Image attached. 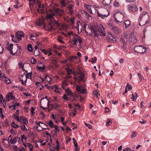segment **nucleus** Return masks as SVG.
Returning a JSON list of instances; mask_svg holds the SVG:
<instances>
[{
    "label": "nucleus",
    "mask_w": 151,
    "mask_h": 151,
    "mask_svg": "<svg viewBox=\"0 0 151 151\" xmlns=\"http://www.w3.org/2000/svg\"><path fill=\"white\" fill-rule=\"evenodd\" d=\"M45 86H47V88L48 89H52L54 88V87L53 86H48L47 85H45Z\"/></svg>",
    "instance_id": "5fc2aeb1"
},
{
    "label": "nucleus",
    "mask_w": 151,
    "mask_h": 151,
    "mask_svg": "<svg viewBox=\"0 0 151 151\" xmlns=\"http://www.w3.org/2000/svg\"><path fill=\"white\" fill-rule=\"evenodd\" d=\"M27 145L30 149V151H33V146L30 143H27Z\"/></svg>",
    "instance_id": "4c0bfd02"
},
{
    "label": "nucleus",
    "mask_w": 151,
    "mask_h": 151,
    "mask_svg": "<svg viewBox=\"0 0 151 151\" xmlns=\"http://www.w3.org/2000/svg\"><path fill=\"white\" fill-rule=\"evenodd\" d=\"M36 37L34 35H31L30 36V38L32 40H35L36 39Z\"/></svg>",
    "instance_id": "a18cd8bd"
},
{
    "label": "nucleus",
    "mask_w": 151,
    "mask_h": 151,
    "mask_svg": "<svg viewBox=\"0 0 151 151\" xmlns=\"http://www.w3.org/2000/svg\"><path fill=\"white\" fill-rule=\"evenodd\" d=\"M25 124L21 125L20 127L21 129L22 130V131H25L26 132L27 131V129L26 127Z\"/></svg>",
    "instance_id": "bb28decb"
},
{
    "label": "nucleus",
    "mask_w": 151,
    "mask_h": 151,
    "mask_svg": "<svg viewBox=\"0 0 151 151\" xmlns=\"http://www.w3.org/2000/svg\"><path fill=\"white\" fill-rule=\"evenodd\" d=\"M11 126L12 127L15 128H17L19 127L18 125L17 124H16L14 122H13L12 123Z\"/></svg>",
    "instance_id": "58836bf2"
},
{
    "label": "nucleus",
    "mask_w": 151,
    "mask_h": 151,
    "mask_svg": "<svg viewBox=\"0 0 151 151\" xmlns=\"http://www.w3.org/2000/svg\"><path fill=\"white\" fill-rule=\"evenodd\" d=\"M138 22L139 26H143L148 24L150 22V19L147 13H142L139 17Z\"/></svg>",
    "instance_id": "7ed1b4c3"
},
{
    "label": "nucleus",
    "mask_w": 151,
    "mask_h": 151,
    "mask_svg": "<svg viewBox=\"0 0 151 151\" xmlns=\"http://www.w3.org/2000/svg\"><path fill=\"white\" fill-rule=\"evenodd\" d=\"M27 49L29 52H32L33 51L32 45L30 44H29L27 45Z\"/></svg>",
    "instance_id": "cd10ccee"
},
{
    "label": "nucleus",
    "mask_w": 151,
    "mask_h": 151,
    "mask_svg": "<svg viewBox=\"0 0 151 151\" xmlns=\"http://www.w3.org/2000/svg\"><path fill=\"white\" fill-rule=\"evenodd\" d=\"M114 5L116 7H118L119 6V4L118 2L115 1L114 3Z\"/></svg>",
    "instance_id": "3c124183"
},
{
    "label": "nucleus",
    "mask_w": 151,
    "mask_h": 151,
    "mask_svg": "<svg viewBox=\"0 0 151 151\" xmlns=\"http://www.w3.org/2000/svg\"><path fill=\"white\" fill-rule=\"evenodd\" d=\"M13 146L14 150L17 151L18 150V147L16 145Z\"/></svg>",
    "instance_id": "69168bd1"
},
{
    "label": "nucleus",
    "mask_w": 151,
    "mask_h": 151,
    "mask_svg": "<svg viewBox=\"0 0 151 151\" xmlns=\"http://www.w3.org/2000/svg\"><path fill=\"white\" fill-rule=\"evenodd\" d=\"M65 70L68 75H70L71 74H72L73 73V71L72 70L70 69L69 68H66Z\"/></svg>",
    "instance_id": "b1692460"
},
{
    "label": "nucleus",
    "mask_w": 151,
    "mask_h": 151,
    "mask_svg": "<svg viewBox=\"0 0 151 151\" xmlns=\"http://www.w3.org/2000/svg\"><path fill=\"white\" fill-rule=\"evenodd\" d=\"M126 88H128L129 91L132 90V86L128 83L126 87Z\"/></svg>",
    "instance_id": "e433bc0d"
},
{
    "label": "nucleus",
    "mask_w": 151,
    "mask_h": 151,
    "mask_svg": "<svg viewBox=\"0 0 151 151\" xmlns=\"http://www.w3.org/2000/svg\"><path fill=\"white\" fill-rule=\"evenodd\" d=\"M29 2H32L34 3H36L39 8L42 7V6L41 5L40 2L38 0H37L36 1V0H29Z\"/></svg>",
    "instance_id": "aec40b11"
},
{
    "label": "nucleus",
    "mask_w": 151,
    "mask_h": 151,
    "mask_svg": "<svg viewBox=\"0 0 151 151\" xmlns=\"http://www.w3.org/2000/svg\"><path fill=\"white\" fill-rule=\"evenodd\" d=\"M73 143L76 148H77L78 147V145L77 144V141H75V142H73Z\"/></svg>",
    "instance_id": "0e129e2a"
},
{
    "label": "nucleus",
    "mask_w": 151,
    "mask_h": 151,
    "mask_svg": "<svg viewBox=\"0 0 151 151\" xmlns=\"http://www.w3.org/2000/svg\"><path fill=\"white\" fill-rule=\"evenodd\" d=\"M129 41L130 42H131L132 43H136L137 40L136 38L134 36V34L130 35H129Z\"/></svg>",
    "instance_id": "f3484780"
},
{
    "label": "nucleus",
    "mask_w": 151,
    "mask_h": 151,
    "mask_svg": "<svg viewBox=\"0 0 151 151\" xmlns=\"http://www.w3.org/2000/svg\"><path fill=\"white\" fill-rule=\"evenodd\" d=\"M130 24V22L129 20H126L123 23V25L124 27H125V28L128 27Z\"/></svg>",
    "instance_id": "4be33fe9"
},
{
    "label": "nucleus",
    "mask_w": 151,
    "mask_h": 151,
    "mask_svg": "<svg viewBox=\"0 0 151 151\" xmlns=\"http://www.w3.org/2000/svg\"><path fill=\"white\" fill-rule=\"evenodd\" d=\"M5 79L3 78V81L6 84H8L11 82L10 80L8 78H6V77L4 76Z\"/></svg>",
    "instance_id": "7c9ffc66"
},
{
    "label": "nucleus",
    "mask_w": 151,
    "mask_h": 151,
    "mask_svg": "<svg viewBox=\"0 0 151 151\" xmlns=\"http://www.w3.org/2000/svg\"><path fill=\"white\" fill-rule=\"evenodd\" d=\"M6 99L9 101L10 100H13L15 99L12 93L11 92L9 93L6 96Z\"/></svg>",
    "instance_id": "dca6fc26"
},
{
    "label": "nucleus",
    "mask_w": 151,
    "mask_h": 151,
    "mask_svg": "<svg viewBox=\"0 0 151 151\" xmlns=\"http://www.w3.org/2000/svg\"><path fill=\"white\" fill-rule=\"evenodd\" d=\"M77 74L80 75L78 77V80L81 81L84 78V74L81 70H79L77 72Z\"/></svg>",
    "instance_id": "f8f14e48"
},
{
    "label": "nucleus",
    "mask_w": 151,
    "mask_h": 151,
    "mask_svg": "<svg viewBox=\"0 0 151 151\" xmlns=\"http://www.w3.org/2000/svg\"><path fill=\"white\" fill-rule=\"evenodd\" d=\"M64 89L65 90L66 93H67L68 95H71L72 94V93L70 90L69 87H68L67 88H65V89Z\"/></svg>",
    "instance_id": "473e14b6"
},
{
    "label": "nucleus",
    "mask_w": 151,
    "mask_h": 151,
    "mask_svg": "<svg viewBox=\"0 0 151 151\" xmlns=\"http://www.w3.org/2000/svg\"><path fill=\"white\" fill-rule=\"evenodd\" d=\"M18 122L26 125L28 123V122L27 119L25 117L23 116H21L19 117V119Z\"/></svg>",
    "instance_id": "ddd939ff"
},
{
    "label": "nucleus",
    "mask_w": 151,
    "mask_h": 151,
    "mask_svg": "<svg viewBox=\"0 0 151 151\" xmlns=\"http://www.w3.org/2000/svg\"><path fill=\"white\" fill-rule=\"evenodd\" d=\"M91 32L89 34V35L91 37L93 36V32L94 34V37H98L100 35L101 36L104 37L106 36L104 28L102 25L99 27L96 26H91Z\"/></svg>",
    "instance_id": "f03ea898"
},
{
    "label": "nucleus",
    "mask_w": 151,
    "mask_h": 151,
    "mask_svg": "<svg viewBox=\"0 0 151 151\" xmlns=\"http://www.w3.org/2000/svg\"><path fill=\"white\" fill-rule=\"evenodd\" d=\"M104 12H106L107 13V14H104V15L103 14H102L100 13L98 11H97V15L102 19H104L105 17H107L110 14L107 10H104Z\"/></svg>",
    "instance_id": "1a4fd4ad"
},
{
    "label": "nucleus",
    "mask_w": 151,
    "mask_h": 151,
    "mask_svg": "<svg viewBox=\"0 0 151 151\" xmlns=\"http://www.w3.org/2000/svg\"><path fill=\"white\" fill-rule=\"evenodd\" d=\"M132 134L131 135V137L134 138L136 137L137 135V133L136 132H132Z\"/></svg>",
    "instance_id": "c03bdc74"
},
{
    "label": "nucleus",
    "mask_w": 151,
    "mask_h": 151,
    "mask_svg": "<svg viewBox=\"0 0 151 151\" xmlns=\"http://www.w3.org/2000/svg\"><path fill=\"white\" fill-rule=\"evenodd\" d=\"M68 86V84L67 80H64L62 81L61 86L63 89H65Z\"/></svg>",
    "instance_id": "a211bd4d"
},
{
    "label": "nucleus",
    "mask_w": 151,
    "mask_h": 151,
    "mask_svg": "<svg viewBox=\"0 0 151 151\" xmlns=\"http://www.w3.org/2000/svg\"><path fill=\"white\" fill-rule=\"evenodd\" d=\"M34 54L35 55V56H37L40 54V52L38 50H34Z\"/></svg>",
    "instance_id": "c9c22d12"
},
{
    "label": "nucleus",
    "mask_w": 151,
    "mask_h": 151,
    "mask_svg": "<svg viewBox=\"0 0 151 151\" xmlns=\"http://www.w3.org/2000/svg\"><path fill=\"white\" fill-rule=\"evenodd\" d=\"M137 75L139 77L140 81L141 82L142 80V78H143V77L142 76L141 74L140 73H138L137 74Z\"/></svg>",
    "instance_id": "37998d69"
},
{
    "label": "nucleus",
    "mask_w": 151,
    "mask_h": 151,
    "mask_svg": "<svg viewBox=\"0 0 151 151\" xmlns=\"http://www.w3.org/2000/svg\"><path fill=\"white\" fill-rule=\"evenodd\" d=\"M48 125L51 128H52L53 127L54 124L53 122L51 121L50 120L49 121L48 123Z\"/></svg>",
    "instance_id": "ea45409f"
},
{
    "label": "nucleus",
    "mask_w": 151,
    "mask_h": 151,
    "mask_svg": "<svg viewBox=\"0 0 151 151\" xmlns=\"http://www.w3.org/2000/svg\"><path fill=\"white\" fill-rule=\"evenodd\" d=\"M24 33L23 32L20 31H18L15 34V36L18 40L20 41L21 40L22 37H23Z\"/></svg>",
    "instance_id": "9b49d317"
},
{
    "label": "nucleus",
    "mask_w": 151,
    "mask_h": 151,
    "mask_svg": "<svg viewBox=\"0 0 151 151\" xmlns=\"http://www.w3.org/2000/svg\"><path fill=\"white\" fill-rule=\"evenodd\" d=\"M73 39L77 42V41L79 42V45H81V44L82 42L81 38L77 35L75 34L73 37Z\"/></svg>",
    "instance_id": "2eb2a0df"
},
{
    "label": "nucleus",
    "mask_w": 151,
    "mask_h": 151,
    "mask_svg": "<svg viewBox=\"0 0 151 151\" xmlns=\"http://www.w3.org/2000/svg\"><path fill=\"white\" fill-rule=\"evenodd\" d=\"M45 68V66L43 65V67L39 66L38 67V69L40 71H42L44 70Z\"/></svg>",
    "instance_id": "a19ab883"
},
{
    "label": "nucleus",
    "mask_w": 151,
    "mask_h": 151,
    "mask_svg": "<svg viewBox=\"0 0 151 151\" xmlns=\"http://www.w3.org/2000/svg\"><path fill=\"white\" fill-rule=\"evenodd\" d=\"M32 75V72H29L28 73H27L26 75V78L31 79V76Z\"/></svg>",
    "instance_id": "72a5a7b5"
},
{
    "label": "nucleus",
    "mask_w": 151,
    "mask_h": 151,
    "mask_svg": "<svg viewBox=\"0 0 151 151\" xmlns=\"http://www.w3.org/2000/svg\"><path fill=\"white\" fill-rule=\"evenodd\" d=\"M131 150V149L129 147H127L124 149L123 151H129Z\"/></svg>",
    "instance_id": "e2e57ef3"
},
{
    "label": "nucleus",
    "mask_w": 151,
    "mask_h": 151,
    "mask_svg": "<svg viewBox=\"0 0 151 151\" xmlns=\"http://www.w3.org/2000/svg\"><path fill=\"white\" fill-rule=\"evenodd\" d=\"M63 98L65 100H68V98L67 97V96L65 94H64L63 96Z\"/></svg>",
    "instance_id": "6e6d98bb"
},
{
    "label": "nucleus",
    "mask_w": 151,
    "mask_h": 151,
    "mask_svg": "<svg viewBox=\"0 0 151 151\" xmlns=\"http://www.w3.org/2000/svg\"><path fill=\"white\" fill-rule=\"evenodd\" d=\"M117 17H118V19L119 21L122 22V19H123L124 16L121 13L117 15Z\"/></svg>",
    "instance_id": "c756f323"
},
{
    "label": "nucleus",
    "mask_w": 151,
    "mask_h": 151,
    "mask_svg": "<svg viewBox=\"0 0 151 151\" xmlns=\"http://www.w3.org/2000/svg\"><path fill=\"white\" fill-rule=\"evenodd\" d=\"M112 29L114 33L117 34L120 32V29L119 27H113Z\"/></svg>",
    "instance_id": "412c9836"
},
{
    "label": "nucleus",
    "mask_w": 151,
    "mask_h": 151,
    "mask_svg": "<svg viewBox=\"0 0 151 151\" xmlns=\"http://www.w3.org/2000/svg\"><path fill=\"white\" fill-rule=\"evenodd\" d=\"M134 49V51L136 52L144 54V52H146V49L145 47L142 45L136 46Z\"/></svg>",
    "instance_id": "423d86ee"
},
{
    "label": "nucleus",
    "mask_w": 151,
    "mask_h": 151,
    "mask_svg": "<svg viewBox=\"0 0 151 151\" xmlns=\"http://www.w3.org/2000/svg\"><path fill=\"white\" fill-rule=\"evenodd\" d=\"M60 4L62 7H66L70 14H72L74 13V11L73 10L74 6L69 1L66 2V0H62L61 1Z\"/></svg>",
    "instance_id": "20e7f679"
},
{
    "label": "nucleus",
    "mask_w": 151,
    "mask_h": 151,
    "mask_svg": "<svg viewBox=\"0 0 151 151\" xmlns=\"http://www.w3.org/2000/svg\"><path fill=\"white\" fill-rule=\"evenodd\" d=\"M76 90L80 93H86L87 90L86 89L83 88L79 86H77L76 88Z\"/></svg>",
    "instance_id": "9d476101"
},
{
    "label": "nucleus",
    "mask_w": 151,
    "mask_h": 151,
    "mask_svg": "<svg viewBox=\"0 0 151 151\" xmlns=\"http://www.w3.org/2000/svg\"><path fill=\"white\" fill-rule=\"evenodd\" d=\"M124 38L122 37L120 39V41L122 43L123 45H126L127 39L124 37Z\"/></svg>",
    "instance_id": "393cba45"
},
{
    "label": "nucleus",
    "mask_w": 151,
    "mask_h": 151,
    "mask_svg": "<svg viewBox=\"0 0 151 151\" xmlns=\"http://www.w3.org/2000/svg\"><path fill=\"white\" fill-rule=\"evenodd\" d=\"M128 9V10L133 12H136L138 10V8L136 4H129Z\"/></svg>",
    "instance_id": "0eeeda50"
},
{
    "label": "nucleus",
    "mask_w": 151,
    "mask_h": 151,
    "mask_svg": "<svg viewBox=\"0 0 151 151\" xmlns=\"http://www.w3.org/2000/svg\"><path fill=\"white\" fill-rule=\"evenodd\" d=\"M45 82L47 81L50 82L51 79H50V77H49L48 76L46 75L45 77Z\"/></svg>",
    "instance_id": "f704fd0d"
},
{
    "label": "nucleus",
    "mask_w": 151,
    "mask_h": 151,
    "mask_svg": "<svg viewBox=\"0 0 151 151\" xmlns=\"http://www.w3.org/2000/svg\"><path fill=\"white\" fill-rule=\"evenodd\" d=\"M52 52V50L51 49H48L47 50V53H49L48 55V56H50L52 55V54L51 53V52Z\"/></svg>",
    "instance_id": "de8ad7c7"
},
{
    "label": "nucleus",
    "mask_w": 151,
    "mask_h": 151,
    "mask_svg": "<svg viewBox=\"0 0 151 151\" xmlns=\"http://www.w3.org/2000/svg\"><path fill=\"white\" fill-rule=\"evenodd\" d=\"M71 43L73 45H77V42L74 39L71 41Z\"/></svg>",
    "instance_id": "09e8293b"
},
{
    "label": "nucleus",
    "mask_w": 151,
    "mask_h": 151,
    "mask_svg": "<svg viewBox=\"0 0 151 151\" xmlns=\"http://www.w3.org/2000/svg\"><path fill=\"white\" fill-rule=\"evenodd\" d=\"M42 52L45 55H46L47 54V52L45 50H42Z\"/></svg>",
    "instance_id": "774afa93"
},
{
    "label": "nucleus",
    "mask_w": 151,
    "mask_h": 151,
    "mask_svg": "<svg viewBox=\"0 0 151 151\" xmlns=\"http://www.w3.org/2000/svg\"><path fill=\"white\" fill-rule=\"evenodd\" d=\"M52 101H53L54 103L58 102V100H57V98H56V97H53Z\"/></svg>",
    "instance_id": "864d4df0"
},
{
    "label": "nucleus",
    "mask_w": 151,
    "mask_h": 151,
    "mask_svg": "<svg viewBox=\"0 0 151 151\" xmlns=\"http://www.w3.org/2000/svg\"><path fill=\"white\" fill-rule=\"evenodd\" d=\"M69 22L71 25H73L74 23V18H70L69 20Z\"/></svg>",
    "instance_id": "79ce46f5"
},
{
    "label": "nucleus",
    "mask_w": 151,
    "mask_h": 151,
    "mask_svg": "<svg viewBox=\"0 0 151 151\" xmlns=\"http://www.w3.org/2000/svg\"><path fill=\"white\" fill-rule=\"evenodd\" d=\"M20 137H14L13 139H11L10 142L12 144H15L17 142H20Z\"/></svg>",
    "instance_id": "4468645a"
},
{
    "label": "nucleus",
    "mask_w": 151,
    "mask_h": 151,
    "mask_svg": "<svg viewBox=\"0 0 151 151\" xmlns=\"http://www.w3.org/2000/svg\"><path fill=\"white\" fill-rule=\"evenodd\" d=\"M13 44H10L8 47V49L10 51V53L12 55H14L18 51V50H21V47L18 44H16L14 46V47L15 48H17V52L13 53L12 51V49L13 48Z\"/></svg>",
    "instance_id": "39448f33"
},
{
    "label": "nucleus",
    "mask_w": 151,
    "mask_h": 151,
    "mask_svg": "<svg viewBox=\"0 0 151 151\" xmlns=\"http://www.w3.org/2000/svg\"><path fill=\"white\" fill-rule=\"evenodd\" d=\"M18 65L20 68L22 69L24 68V65H22V64L21 63L19 62L18 63Z\"/></svg>",
    "instance_id": "13d9d810"
},
{
    "label": "nucleus",
    "mask_w": 151,
    "mask_h": 151,
    "mask_svg": "<svg viewBox=\"0 0 151 151\" xmlns=\"http://www.w3.org/2000/svg\"><path fill=\"white\" fill-rule=\"evenodd\" d=\"M31 62L32 64H34L36 63V60L35 58H32L31 60Z\"/></svg>",
    "instance_id": "49530a36"
},
{
    "label": "nucleus",
    "mask_w": 151,
    "mask_h": 151,
    "mask_svg": "<svg viewBox=\"0 0 151 151\" xmlns=\"http://www.w3.org/2000/svg\"><path fill=\"white\" fill-rule=\"evenodd\" d=\"M51 105L53 108H55V109H57L60 106V105L58 103V102L54 103L53 104H52Z\"/></svg>",
    "instance_id": "a878e982"
},
{
    "label": "nucleus",
    "mask_w": 151,
    "mask_h": 151,
    "mask_svg": "<svg viewBox=\"0 0 151 151\" xmlns=\"http://www.w3.org/2000/svg\"><path fill=\"white\" fill-rule=\"evenodd\" d=\"M44 23V21L43 18L39 19L37 22V25L40 26L43 25Z\"/></svg>",
    "instance_id": "6ab92c4d"
},
{
    "label": "nucleus",
    "mask_w": 151,
    "mask_h": 151,
    "mask_svg": "<svg viewBox=\"0 0 151 151\" xmlns=\"http://www.w3.org/2000/svg\"><path fill=\"white\" fill-rule=\"evenodd\" d=\"M93 93L96 97H98V92L97 91L95 90L93 91Z\"/></svg>",
    "instance_id": "603ef678"
},
{
    "label": "nucleus",
    "mask_w": 151,
    "mask_h": 151,
    "mask_svg": "<svg viewBox=\"0 0 151 151\" xmlns=\"http://www.w3.org/2000/svg\"><path fill=\"white\" fill-rule=\"evenodd\" d=\"M139 122L141 124H144L146 123L147 122L145 120H142V121H140Z\"/></svg>",
    "instance_id": "338daca9"
},
{
    "label": "nucleus",
    "mask_w": 151,
    "mask_h": 151,
    "mask_svg": "<svg viewBox=\"0 0 151 151\" xmlns=\"http://www.w3.org/2000/svg\"><path fill=\"white\" fill-rule=\"evenodd\" d=\"M66 79L65 80H67V81H68V80L70 78H72V76H70V75H68L67 76H66Z\"/></svg>",
    "instance_id": "bf43d9fd"
},
{
    "label": "nucleus",
    "mask_w": 151,
    "mask_h": 151,
    "mask_svg": "<svg viewBox=\"0 0 151 151\" xmlns=\"http://www.w3.org/2000/svg\"><path fill=\"white\" fill-rule=\"evenodd\" d=\"M83 11L86 16L88 17H91V16L90 14H89L87 12L85 11Z\"/></svg>",
    "instance_id": "4d7b16f0"
},
{
    "label": "nucleus",
    "mask_w": 151,
    "mask_h": 151,
    "mask_svg": "<svg viewBox=\"0 0 151 151\" xmlns=\"http://www.w3.org/2000/svg\"><path fill=\"white\" fill-rule=\"evenodd\" d=\"M131 99H132V101H134L137 99L136 98H135V96L133 94H132V98H131Z\"/></svg>",
    "instance_id": "680f3d73"
},
{
    "label": "nucleus",
    "mask_w": 151,
    "mask_h": 151,
    "mask_svg": "<svg viewBox=\"0 0 151 151\" xmlns=\"http://www.w3.org/2000/svg\"><path fill=\"white\" fill-rule=\"evenodd\" d=\"M35 109L34 107H32L31 108V110L30 111L31 114L32 115L33 114H34V111Z\"/></svg>",
    "instance_id": "052dcab7"
},
{
    "label": "nucleus",
    "mask_w": 151,
    "mask_h": 151,
    "mask_svg": "<svg viewBox=\"0 0 151 151\" xmlns=\"http://www.w3.org/2000/svg\"><path fill=\"white\" fill-rule=\"evenodd\" d=\"M111 0H103L102 3L104 5H108L111 3Z\"/></svg>",
    "instance_id": "5701e85b"
},
{
    "label": "nucleus",
    "mask_w": 151,
    "mask_h": 151,
    "mask_svg": "<svg viewBox=\"0 0 151 151\" xmlns=\"http://www.w3.org/2000/svg\"><path fill=\"white\" fill-rule=\"evenodd\" d=\"M56 14H47V18L48 20H49V23L45 26V28L46 30L48 31H50L55 29L53 26L55 24L59 26L60 24L58 22V20L54 19V16H55Z\"/></svg>",
    "instance_id": "f257e3e1"
},
{
    "label": "nucleus",
    "mask_w": 151,
    "mask_h": 151,
    "mask_svg": "<svg viewBox=\"0 0 151 151\" xmlns=\"http://www.w3.org/2000/svg\"><path fill=\"white\" fill-rule=\"evenodd\" d=\"M0 99L1 103L3 104L4 107H5V106L4 105V103L5 104V105H6V104L4 100L3 99V96L1 94H0Z\"/></svg>",
    "instance_id": "c85d7f7f"
},
{
    "label": "nucleus",
    "mask_w": 151,
    "mask_h": 151,
    "mask_svg": "<svg viewBox=\"0 0 151 151\" xmlns=\"http://www.w3.org/2000/svg\"><path fill=\"white\" fill-rule=\"evenodd\" d=\"M85 125L90 129H91L92 128L91 125L89 124L85 123Z\"/></svg>",
    "instance_id": "8fccbe9b"
},
{
    "label": "nucleus",
    "mask_w": 151,
    "mask_h": 151,
    "mask_svg": "<svg viewBox=\"0 0 151 151\" xmlns=\"http://www.w3.org/2000/svg\"><path fill=\"white\" fill-rule=\"evenodd\" d=\"M55 11L56 14L55 13H54V14H56V16H54V18H55H55L58 20V19L57 17V14L59 16H62L64 14V11L63 10H61L59 8L56 9ZM52 14H54V13H53Z\"/></svg>",
    "instance_id": "6e6552de"
},
{
    "label": "nucleus",
    "mask_w": 151,
    "mask_h": 151,
    "mask_svg": "<svg viewBox=\"0 0 151 151\" xmlns=\"http://www.w3.org/2000/svg\"><path fill=\"white\" fill-rule=\"evenodd\" d=\"M112 123V121L111 119H108L106 121V126H110L111 124Z\"/></svg>",
    "instance_id": "2f4dec72"
}]
</instances>
